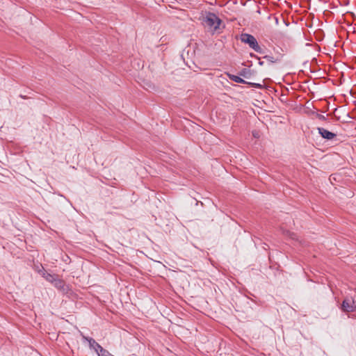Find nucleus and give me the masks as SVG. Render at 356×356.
I'll list each match as a JSON object with an SVG mask.
<instances>
[{
	"label": "nucleus",
	"instance_id": "nucleus-1",
	"mask_svg": "<svg viewBox=\"0 0 356 356\" xmlns=\"http://www.w3.org/2000/svg\"><path fill=\"white\" fill-rule=\"evenodd\" d=\"M220 19L213 13H209L204 18V25L212 31L217 30L220 24Z\"/></svg>",
	"mask_w": 356,
	"mask_h": 356
},
{
	"label": "nucleus",
	"instance_id": "nucleus-2",
	"mask_svg": "<svg viewBox=\"0 0 356 356\" xmlns=\"http://www.w3.org/2000/svg\"><path fill=\"white\" fill-rule=\"evenodd\" d=\"M241 40L242 42L247 43L250 45L251 48L253 49L258 51L259 49V47L257 42L255 38L250 34H242L241 35Z\"/></svg>",
	"mask_w": 356,
	"mask_h": 356
},
{
	"label": "nucleus",
	"instance_id": "nucleus-3",
	"mask_svg": "<svg viewBox=\"0 0 356 356\" xmlns=\"http://www.w3.org/2000/svg\"><path fill=\"white\" fill-rule=\"evenodd\" d=\"M344 312H352L356 309L355 301L353 299L346 298L343 300L341 307Z\"/></svg>",
	"mask_w": 356,
	"mask_h": 356
},
{
	"label": "nucleus",
	"instance_id": "nucleus-4",
	"mask_svg": "<svg viewBox=\"0 0 356 356\" xmlns=\"http://www.w3.org/2000/svg\"><path fill=\"white\" fill-rule=\"evenodd\" d=\"M318 130L319 134L324 138L330 140V139H332L335 136L334 134H333L323 128H318Z\"/></svg>",
	"mask_w": 356,
	"mask_h": 356
},
{
	"label": "nucleus",
	"instance_id": "nucleus-5",
	"mask_svg": "<svg viewBox=\"0 0 356 356\" xmlns=\"http://www.w3.org/2000/svg\"><path fill=\"white\" fill-rule=\"evenodd\" d=\"M90 346L95 349L96 352H98V350L101 348V346L98 344L94 339H90L88 340Z\"/></svg>",
	"mask_w": 356,
	"mask_h": 356
},
{
	"label": "nucleus",
	"instance_id": "nucleus-6",
	"mask_svg": "<svg viewBox=\"0 0 356 356\" xmlns=\"http://www.w3.org/2000/svg\"><path fill=\"white\" fill-rule=\"evenodd\" d=\"M99 356H110V353L107 352L106 350L103 349V348L101 346V348L98 350V352H97Z\"/></svg>",
	"mask_w": 356,
	"mask_h": 356
},
{
	"label": "nucleus",
	"instance_id": "nucleus-7",
	"mask_svg": "<svg viewBox=\"0 0 356 356\" xmlns=\"http://www.w3.org/2000/svg\"><path fill=\"white\" fill-rule=\"evenodd\" d=\"M229 76L231 79H232L233 81H234L235 82H237V83H241L243 82V79H241L240 77L237 76H234V75H230L229 74Z\"/></svg>",
	"mask_w": 356,
	"mask_h": 356
}]
</instances>
